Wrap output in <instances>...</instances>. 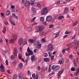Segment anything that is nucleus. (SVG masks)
Returning a JSON list of instances; mask_svg holds the SVG:
<instances>
[{"instance_id": "obj_1", "label": "nucleus", "mask_w": 79, "mask_h": 79, "mask_svg": "<svg viewBox=\"0 0 79 79\" xmlns=\"http://www.w3.org/2000/svg\"><path fill=\"white\" fill-rule=\"evenodd\" d=\"M44 28H45V26L44 25H41L37 28V31L40 32V34L41 35L43 34V32L42 30L44 29Z\"/></svg>"}, {"instance_id": "obj_2", "label": "nucleus", "mask_w": 79, "mask_h": 79, "mask_svg": "<svg viewBox=\"0 0 79 79\" xmlns=\"http://www.w3.org/2000/svg\"><path fill=\"white\" fill-rule=\"evenodd\" d=\"M47 48H48L47 51H51L53 50V44H49L47 46Z\"/></svg>"}, {"instance_id": "obj_3", "label": "nucleus", "mask_w": 79, "mask_h": 79, "mask_svg": "<svg viewBox=\"0 0 79 79\" xmlns=\"http://www.w3.org/2000/svg\"><path fill=\"white\" fill-rule=\"evenodd\" d=\"M41 15H45L48 13V11L47 10V8H45L43 9L41 11Z\"/></svg>"}, {"instance_id": "obj_4", "label": "nucleus", "mask_w": 79, "mask_h": 79, "mask_svg": "<svg viewBox=\"0 0 79 79\" xmlns=\"http://www.w3.org/2000/svg\"><path fill=\"white\" fill-rule=\"evenodd\" d=\"M46 19L47 21L50 22V21H52V17L51 16H48L46 17Z\"/></svg>"}, {"instance_id": "obj_5", "label": "nucleus", "mask_w": 79, "mask_h": 79, "mask_svg": "<svg viewBox=\"0 0 79 79\" xmlns=\"http://www.w3.org/2000/svg\"><path fill=\"white\" fill-rule=\"evenodd\" d=\"M0 70L3 72L5 71L4 66H3V64L2 63H1V65H0Z\"/></svg>"}, {"instance_id": "obj_6", "label": "nucleus", "mask_w": 79, "mask_h": 79, "mask_svg": "<svg viewBox=\"0 0 79 79\" xmlns=\"http://www.w3.org/2000/svg\"><path fill=\"white\" fill-rule=\"evenodd\" d=\"M23 40L22 38H20L19 40L18 44L19 45H21L23 43Z\"/></svg>"}, {"instance_id": "obj_7", "label": "nucleus", "mask_w": 79, "mask_h": 79, "mask_svg": "<svg viewBox=\"0 0 79 79\" xmlns=\"http://www.w3.org/2000/svg\"><path fill=\"white\" fill-rule=\"evenodd\" d=\"M69 8L68 7H66L65 9V10L64 12V14H67V13H69Z\"/></svg>"}, {"instance_id": "obj_8", "label": "nucleus", "mask_w": 79, "mask_h": 79, "mask_svg": "<svg viewBox=\"0 0 79 79\" xmlns=\"http://www.w3.org/2000/svg\"><path fill=\"white\" fill-rule=\"evenodd\" d=\"M19 79H22L24 77L23 73H20L18 76Z\"/></svg>"}, {"instance_id": "obj_9", "label": "nucleus", "mask_w": 79, "mask_h": 79, "mask_svg": "<svg viewBox=\"0 0 79 79\" xmlns=\"http://www.w3.org/2000/svg\"><path fill=\"white\" fill-rule=\"evenodd\" d=\"M78 58H77V61L74 60L73 61V63L74 64V66H75V67H76L77 66V63H78Z\"/></svg>"}, {"instance_id": "obj_10", "label": "nucleus", "mask_w": 79, "mask_h": 79, "mask_svg": "<svg viewBox=\"0 0 79 79\" xmlns=\"http://www.w3.org/2000/svg\"><path fill=\"white\" fill-rule=\"evenodd\" d=\"M14 54L15 55V56H16L17 55V49L16 48H14Z\"/></svg>"}, {"instance_id": "obj_11", "label": "nucleus", "mask_w": 79, "mask_h": 79, "mask_svg": "<svg viewBox=\"0 0 79 79\" xmlns=\"http://www.w3.org/2000/svg\"><path fill=\"white\" fill-rule=\"evenodd\" d=\"M31 3V2L29 1H26L25 4V6H29V5H30V4Z\"/></svg>"}, {"instance_id": "obj_12", "label": "nucleus", "mask_w": 79, "mask_h": 79, "mask_svg": "<svg viewBox=\"0 0 79 79\" xmlns=\"http://www.w3.org/2000/svg\"><path fill=\"white\" fill-rule=\"evenodd\" d=\"M63 73V69H61L59 72L58 76H61V74L62 73Z\"/></svg>"}, {"instance_id": "obj_13", "label": "nucleus", "mask_w": 79, "mask_h": 79, "mask_svg": "<svg viewBox=\"0 0 79 79\" xmlns=\"http://www.w3.org/2000/svg\"><path fill=\"white\" fill-rule=\"evenodd\" d=\"M36 3L37 5V6H38L39 8H41V5H40V3L36 2Z\"/></svg>"}, {"instance_id": "obj_14", "label": "nucleus", "mask_w": 79, "mask_h": 79, "mask_svg": "<svg viewBox=\"0 0 79 79\" xmlns=\"http://www.w3.org/2000/svg\"><path fill=\"white\" fill-rule=\"evenodd\" d=\"M31 60L32 62H34L35 61V56H32L31 57Z\"/></svg>"}, {"instance_id": "obj_15", "label": "nucleus", "mask_w": 79, "mask_h": 79, "mask_svg": "<svg viewBox=\"0 0 79 79\" xmlns=\"http://www.w3.org/2000/svg\"><path fill=\"white\" fill-rule=\"evenodd\" d=\"M35 40H32V39H30L28 40V41L29 43H33V42H34Z\"/></svg>"}, {"instance_id": "obj_16", "label": "nucleus", "mask_w": 79, "mask_h": 79, "mask_svg": "<svg viewBox=\"0 0 79 79\" xmlns=\"http://www.w3.org/2000/svg\"><path fill=\"white\" fill-rule=\"evenodd\" d=\"M10 20L13 25H16V23L14 21H13L11 19H10Z\"/></svg>"}, {"instance_id": "obj_17", "label": "nucleus", "mask_w": 79, "mask_h": 79, "mask_svg": "<svg viewBox=\"0 0 79 79\" xmlns=\"http://www.w3.org/2000/svg\"><path fill=\"white\" fill-rule=\"evenodd\" d=\"M32 10L33 13H36V9H35V8H32Z\"/></svg>"}, {"instance_id": "obj_18", "label": "nucleus", "mask_w": 79, "mask_h": 79, "mask_svg": "<svg viewBox=\"0 0 79 79\" xmlns=\"http://www.w3.org/2000/svg\"><path fill=\"white\" fill-rule=\"evenodd\" d=\"M13 39L14 40H16V39H17V35L16 34H15L13 35Z\"/></svg>"}, {"instance_id": "obj_19", "label": "nucleus", "mask_w": 79, "mask_h": 79, "mask_svg": "<svg viewBox=\"0 0 79 79\" xmlns=\"http://www.w3.org/2000/svg\"><path fill=\"white\" fill-rule=\"evenodd\" d=\"M19 68L20 69H22L23 68V64L21 63L19 65Z\"/></svg>"}, {"instance_id": "obj_20", "label": "nucleus", "mask_w": 79, "mask_h": 79, "mask_svg": "<svg viewBox=\"0 0 79 79\" xmlns=\"http://www.w3.org/2000/svg\"><path fill=\"white\" fill-rule=\"evenodd\" d=\"M40 19L41 22H44V18L43 17H41L40 18Z\"/></svg>"}, {"instance_id": "obj_21", "label": "nucleus", "mask_w": 79, "mask_h": 79, "mask_svg": "<svg viewBox=\"0 0 79 79\" xmlns=\"http://www.w3.org/2000/svg\"><path fill=\"white\" fill-rule=\"evenodd\" d=\"M12 15L13 17H14L15 18H16V19H18V17L17 16H16L15 14L14 13H12Z\"/></svg>"}, {"instance_id": "obj_22", "label": "nucleus", "mask_w": 79, "mask_h": 79, "mask_svg": "<svg viewBox=\"0 0 79 79\" xmlns=\"http://www.w3.org/2000/svg\"><path fill=\"white\" fill-rule=\"evenodd\" d=\"M36 69L38 71H40L41 69V68L40 67V66L38 65L36 67Z\"/></svg>"}, {"instance_id": "obj_23", "label": "nucleus", "mask_w": 79, "mask_h": 79, "mask_svg": "<svg viewBox=\"0 0 79 79\" xmlns=\"http://www.w3.org/2000/svg\"><path fill=\"white\" fill-rule=\"evenodd\" d=\"M56 67V68L57 69V71H58L60 69V67L58 65H57L56 66H55Z\"/></svg>"}, {"instance_id": "obj_24", "label": "nucleus", "mask_w": 79, "mask_h": 79, "mask_svg": "<svg viewBox=\"0 0 79 79\" xmlns=\"http://www.w3.org/2000/svg\"><path fill=\"white\" fill-rule=\"evenodd\" d=\"M28 53H29V54L30 55H33V52L32 51H29V52H28Z\"/></svg>"}, {"instance_id": "obj_25", "label": "nucleus", "mask_w": 79, "mask_h": 79, "mask_svg": "<svg viewBox=\"0 0 79 79\" xmlns=\"http://www.w3.org/2000/svg\"><path fill=\"white\" fill-rule=\"evenodd\" d=\"M44 60L45 61H46V62L49 61V58H44Z\"/></svg>"}, {"instance_id": "obj_26", "label": "nucleus", "mask_w": 79, "mask_h": 79, "mask_svg": "<svg viewBox=\"0 0 79 79\" xmlns=\"http://www.w3.org/2000/svg\"><path fill=\"white\" fill-rule=\"evenodd\" d=\"M10 15V11H7L6 14V16H9Z\"/></svg>"}, {"instance_id": "obj_27", "label": "nucleus", "mask_w": 79, "mask_h": 79, "mask_svg": "<svg viewBox=\"0 0 79 79\" xmlns=\"http://www.w3.org/2000/svg\"><path fill=\"white\" fill-rule=\"evenodd\" d=\"M4 34H5L6 33V27H4L2 30Z\"/></svg>"}, {"instance_id": "obj_28", "label": "nucleus", "mask_w": 79, "mask_h": 79, "mask_svg": "<svg viewBox=\"0 0 79 79\" xmlns=\"http://www.w3.org/2000/svg\"><path fill=\"white\" fill-rule=\"evenodd\" d=\"M78 23V22H77V21L75 22L73 24L74 26H76Z\"/></svg>"}, {"instance_id": "obj_29", "label": "nucleus", "mask_w": 79, "mask_h": 79, "mask_svg": "<svg viewBox=\"0 0 79 79\" xmlns=\"http://www.w3.org/2000/svg\"><path fill=\"white\" fill-rule=\"evenodd\" d=\"M71 70L72 71H76V69H75V68L72 67L71 68Z\"/></svg>"}, {"instance_id": "obj_30", "label": "nucleus", "mask_w": 79, "mask_h": 79, "mask_svg": "<svg viewBox=\"0 0 79 79\" xmlns=\"http://www.w3.org/2000/svg\"><path fill=\"white\" fill-rule=\"evenodd\" d=\"M44 57H47V56H48V54L46 53H44Z\"/></svg>"}, {"instance_id": "obj_31", "label": "nucleus", "mask_w": 79, "mask_h": 79, "mask_svg": "<svg viewBox=\"0 0 79 79\" xmlns=\"http://www.w3.org/2000/svg\"><path fill=\"white\" fill-rule=\"evenodd\" d=\"M3 55H5L6 54V52L5 51H3L2 52Z\"/></svg>"}, {"instance_id": "obj_32", "label": "nucleus", "mask_w": 79, "mask_h": 79, "mask_svg": "<svg viewBox=\"0 0 79 79\" xmlns=\"http://www.w3.org/2000/svg\"><path fill=\"white\" fill-rule=\"evenodd\" d=\"M27 31H28L31 32V31H32V28H31V27L28 28L27 29Z\"/></svg>"}, {"instance_id": "obj_33", "label": "nucleus", "mask_w": 79, "mask_h": 79, "mask_svg": "<svg viewBox=\"0 0 79 79\" xmlns=\"http://www.w3.org/2000/svg\"><path fill=\"white\" fill-rule=\"evenodd\" d=\"M74 43L75 44H78V40H74Z\"/></svg>"}, {"instance_id": "obj_34", "label": "nucleus", "mask_w": 79, "mask_h": 79, "mask_svg": "<svg viewBox=\"0 0 79 79\" xmlns=\"http://www.w3.org/2000/svg\"><path fill=\"white\" fill-rule=\"evenodd\" d=\"M14 42V40L13 39H11V40L9 41V43H11V44H13Z\"/></svg>"}, {"instance_id": "obj_35", "label": "nucleus", "mask_w": 79, "mask_h": 79, "mask_svg": "<svg viewBox=\"0 0 79 79\" xmlns=\"http://www.w3.org/2000/svg\"><path fill=\"white\" fill-rule=\"evenodd\" d=\"M63 18H64V16H60L59 17V19H62Z\"/></svg>"}, {"instance_id": "obj_36", "label": "nucleus", "mask_w": 79, "mask_h": 79, "mask_svg": "<svg viewBox=\"0 0 79 79\" xmlns=\"http://www.w3.org/2000/svg\"><path fill=\"white\" fill-rule=\"evenodd\" d=\"M71 33V31L68 32L67 31L65 32V34H70V33Z\"/></svg>"}, {"instance_id": "obj_37", "label": "nucleus", "mask_w": 79, "mask_h": 79, "mask_svg": "<svg viewBox=\"0 0 79 79\" xmlns=\"http://www.w3.org/2000/svg\"><path fill=\"white\" fill-rule=\"evenodd\" d=\"M41 45H42L41 44H38L37 47L39 49H40V48L41 47Z\"/></svg>"}, {"instance_id": "obj_38", "label": "nucleus", "mask_w": 79, "mask_h": 79, "mask_svg": "<svg viewBox=\"0 0 79 79\" xmlns=\"http://www.w3.org/2000/svg\"><path fill=\"white\" fill-rule=\"evenodd\" d=\"M78 47V45L77 44H76V45L75 46V50H77V48Z\"/></svg>"}, {"instance_id": "obj_39", "label": "nucleus", "mask_w": 79, "mask_h": 79, "mask_svg": "<svg viewBox=\"0 0 79 79\" xmlns=\"http://www.w3.org/2000/svg\"><path fill=\"white\" fill-rule=\"evenodd\" d=\"M39 44V42H36V43L35 44H34V46H36L37 45H38V44Z\"/></svg>"}, {"instance_id": "obj_40", "label": "nucleus", "mask_w": 79, "mask_h": 79, "mask_svg": "<svg viewBox=\"0 0 79 79\" xmlns=\"http://www.w3.org/2000/svg\"><path fill=\"white\" fill-rule=\"evenodd\" d=\"M48 55H49V56H52V53L51 52L49 51L48 52Z\"/></svg>"}, {"instance_id": "obj_41", "label": "nucleus", "mask_w": 79, "mask_h": 79, "mask_svg": "<svg viewBox=\"0 0 79 79\" xmlns=\"http://www.w3.org/2000/svg\"><path fill=\"white\" fill-rule=\"evenodd\" d=\"M69 59H71V60L73 59V56H72V55H70L69 56Z\"/></svg>"}, {"instance_id": "obj_42", "label": "nucleus", "mask_w": 79, "mask_h": 79, "mask_svg": "<svg viewBox=\"0 0 79 79\" xmlns=\"http://www.w3.org/2000/svg\"><path fill=\"white\" fill-rule=\"evenodd\" d=\"M41 42H42V43H44V42H45V39L44 38L42 39L41 40Z\"/></svg>"}, {"instance_id": "obj_43", "label": "nucleus", "mask_w": 79, "mask_h": 79, "mask_svg": "<svg viewBox=\"0 0 79 79\" xmlns=\"http://www.w3.org/2000/svg\"><path fill=\"white\" fill-rule=\"evenodd\" d=\"M18 56H19V59H21L22 56H21V54H19V55H18Z\"/></svg>"}, {"instance_id": "obj_44", "label": "nucleus", "mask_w": 79, "mask_h": 79, "mask_svg": "<svg viewBox=\"0 0 79 79\" xmlns=\"http://www.w3.org/2000/svg\"><path fill=\"white\" fill-rule=\"evenodd\" d=\"M27 74L28 76H30L31 75V72H30V71H28Z\"/></svg>"}, {"instance_id": "obj_45", "label": "nucleus", "mask_w": 79, "mask_h": 79, "mask_svg": "<svg viewBox=\"0 0 79 79\" xmlns=\"http://www.w3.org/2000/svg\"><path fill=\"white\" fill-rule=\"evenodd\" d=\"M12 79H16V75L15 74L13 77Z\"/></svg>"}, {"instance_id": "obj_46", "label": "nucleus", "mask_w": 79, "mask_h": 79, "mask_svg": "<svg viewBox=\"0 0 79 79\" xmlns=\"http://www.w3.org/2000/svg\"><path fill=\"white\" fill-rule=\"evenodd\" d=\"M49 28H53V25H51L49 26Z\"/></svg>"}, {"instance_id": "obj_47", "label": "nucleus", "mask_w": 79, "mask_h": 79, "mask_svg": "<svg viewBox=\"0 0 79 79\" xmlns=\"http://www.w3.org/2000/svg\"><path fill=\"white\" fill-rule=\"evenodd\" d=\"M11 58V60H15V58L13 57V56L12 55L10 56Z\"/></svg>"}, {"instance_id": "obj_48", "label": "nucleus", "mask_w": 79, "mask_h": 79, "mask_svg": "<svg viewBox=\"0 0 79 79\" xmlns=\"http://www.w3.org/2000/svg\"><path fill=\"white\" fill-rule=\"evenodd\" d=\"M30 51H31V50H30V48H29V47H28L27 49V52H29Z\"/></svg>"}, {"instance_id": "obj_49", "label": "nucleus", "mask_w": 79, "mask_h": 79, "mask_svg": "<svg viewBox=\"0 0 79 79\" xmlns=\"http://www.w3.org/2000/svg\"><path fill=\"white\" fill-rule=\"evenodd\" d=\"M35 79H39V77L38 76V75H36L35 77Z\"/></svg>"}, {"instance_id": "obj_50", "label": "nucleus", "mask_w": 79, "mask_h": 79, "mask_svg": "<svg viewBox=\"0 0 79 79\" xmlns=\"http://www.w3.org/2000/svg\"><path fill=\"white\" fill-rule=\"evenodd\" d=\"M24 42H25V43L23 44V45H26V44H27V40H25Z\"/></svg>"}, {"instance_id": "obj_51", "label": "nucleus", "mask_w": 79, "mask_h": 79, "mask_svg": "<svg viewBox=\"0 0 79 79\" xmlns=\"http://www.w3.org/2000/svg\"><path fill=\"white\" fill-rule=\"evenodd\" d=\"M53 71H57V70L56 69V67L55 66L54 68V69H53Z\"/></svg>"}, {"instance_id": "obj_52", "label": "nucleus", "mask_w": 79, "mask_h": 79, "mask_svg": "<svg viewBox=\"0 0 79 79\" xmlns=\"http://www.w3.org/2000/svg\"><path fill=\"white\" fill-rule=\"evenodd\" d=\"M26 56H30V55L29 54V53H27L25 54Z\"/></svg>"}, {"instance_id": "obj_53", "label": "nucleus", "mask_w": 79, "mask_h": 79, "mask_svg": "<svg viewBox=\"0 0 79 79\" xmlns=\"http://www.w3.org/2000/svg\"><path fill=\"white\" fill-rule=\"evenodd\" d=\"M60 1H57L56 2V5H60Z\"/></svg>"}, {"instance_id": "obj_54", "label": "nucleus", "mask_w": 79, "mask_h": 79, "mask_svg": "<svg viewBox=\"0 0 79 79\" xmlns=\"http://www.w3.org/2000/svg\"><path fill=\"white\" fill-rule=\"evenodd\" d=\"M32 77L34 79L35 78V73H34L32 75Z\"/></svg>"}, {"instance_id": "obj_55", "label": "nucleus", "mask_w": 79, "mask_h": 79, "mask_svg": "<svg viewBox=\"0 0 79 79\" xmlns=\"http://www.w3.org/2000/svg\"><path fill=\"white\" fill-rule=\"evenodd\" d=\"M7 72L8 73H9L10 74H11V73H10V69H8L7 70Z\"/></svg>"}, {"instance_id": "obj_56", "label": "nucleus", "mask_w": 79, "mask_h": 79, "mask_svg": "<svg viewBox=\"0 0 79 79\" xmlns=\"http://www.w3.org/2000/svg\"><path fill=\"white\" fill-rule=\"evenodd\" d=\"M37 49H35L34 51V52L35 53H37Z\"/></svg>"}, {"instance_id": "obj_57", "label": "nucleus", "mask_w": 79, "mask_h": 79, "mask_svg": "<svg viewBox=\"0 0 79 79\" xmlns=\"http://www.w3.org/2000/svg\"><path fill=\"white\" fill-rule=\"evenodd\" d=\"M6 63L7 65H8V60H6Z\"/></svg>"}, {"instance_id": "obj_58", "label": "nucleus", "mask_w": 79, "mask_h": 79, "mask_svg": "<svg viewBox=\"0 0 79 79\" xmlns=\"http://www.w3.org/2000/svg\"><path fill=\"white\" fill-rule=\"evenodd\" d=\"M54 56H52L51 57V61H53V57H54Z\"/></svg>"}, {"instance_id": "obj_59", "label": "nucleus", "mask_w": 79, "mask_h": 79, "mask_svg": "<svg viewBox=\"0 0 79 79\" xmlns=\"http://www.w3.org/2000/svg\"><path fill=\"white\" fill-rule=\"evenodd\" d=\"M1 15L2 16V17H4V16L5 15L3 13H1Z\"/></svg>"}, {"instance_id": "obj_60", "label": "nucleus", "mask_w": 79, "mask_h": 79, "mask_svg": "<svg viewBox=\"0 0 79 79\" xmlns=\"http://www.w3.org/2000/svg\"><path fill=\"white\" fill-rule=\"evenodd\" d=\"M23 50V47L22 46H20L19 48L20 51H21Z\"/></svg>"}, {"instance_id": "obj_61", "label": "nucleus", "mask_w": 79, "mask_h": 79, "mask_svg": "<svg viewBox=\"0 0 79 79\" xmlns=\"http://www.w3.org/2000/svg\"><path fill=\"white\" fill-rule=\"evenodd\" d=\"M66 50V49H64L62 51V53H64V52H65V51Z\"/></svg>"}, {"instance_id": "obj_62", "label": "nucleus", "mask_w": 79, "mask_h": 79, "mask_svg": "<svg viewBox=\"0 0 79 79\" xmlns=\"http://www.w3.org/2000/svg\"><path fill=\"white\" fill-rule=\"evenodd\" d=\"M69 59H67L66 61V63H69Z\"/></svg>"}, {"instance_id": "obj_63", "label": "nucleus", "mask_w": 79, "mask_h": 79, "mask_svg": "<svg viewBox=\"0 0 79 79\" xmlns=\"http://www.w3.org/2000/svg\"><path fill=\"white\" fill-rule=\"evenodd\" d=\"M54 68H55L54 66L52 65L51 67V69H52V70H53V69H54Z\"/></svg>"}, {"instance_id": "obj_64", "label": "nucleus", "mask_w": 79, "mask_h": 79, "mask_svg": "<svg viewBox=\"0 0 79 79\" xmlns=\"http://www.w3.org/2000/svg\"><path fill=\"white\" fill-rule=\"evenodd\" d=\"M13 62L14 63V64H16V61L14 60Z\"/></svg>"}]
</instances>
